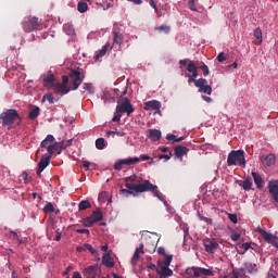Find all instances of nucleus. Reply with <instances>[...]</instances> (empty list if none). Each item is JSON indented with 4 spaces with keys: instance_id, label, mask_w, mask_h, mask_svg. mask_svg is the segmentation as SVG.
Instances as JSON below:
<instances>
[{
    "instance_id": "nucleus-1",
    "label": "nucleus",
    "mask_w": 278,
    "mask_h": 278,
    "mask_svg": "<svg viewBox=\"0 0 278 278\" xmlns=\"http://www.w3.org/2000/svg\"><path fill=\"white\" fill-rule=\"evenodd\" d=\"M125 187L134 192H152L156 199L164 201V195L157 190V186L151 184L149 180H144L142 184L132 185L136 181V176H129L124 178Z\"/></svg>"
},
{
    "instance_id": "nucleus-2",
    "label": "nucleus",
    "mask_w": 278,
    "mask_h": 278,
    "mask_svg": "<svg viewBox=\"0 0 278 278\" xmlns=\"http://www.w3.org/2000/svg\"><path fill=\"white\" fill-rule=\"evenodd\" d=\"M0 118L3 127H12L15 121H17V125H21V116L18 115V111L14 109H9L1 113Z\"/></svg>"
},
{
    "instance_id": "nucleus-3",
    "label": "nucleus",
    "mask_w": 278,
    "mask_h": 278,
    "mask_svg": "<svg viewBox=\"0 0 278 278\" xmlns=\"http://www.w3.org/2000/svg\"><path fill=\"white\" fill-rule=\"evenodd\" d=\"M125 94H127V88H125L119 96L116 110L117 112H122V114H127V116H131V114H134V105H131L129 98H125Z\"/></svg>"
},
{
    "instance_id": "nucleus-4",
    "label": "nucleus",
    "mask_w": 278,
    "mask_h": 278,
    "mask_svg": "<svg viewBox=\"0 0 278 278\" xmlns=\"http://www.w3.org/2000/svg\"><path fill=\"white\" fill-rule=\"evenodd\" d=\"M68 77L71 79L72 90H77V88H79V86H81V84L84 83L86 74L81 72L79 67L71 68L68 72Z\"/></svg>"
},
{
    "instance_id": "nucleus-5",
    "label": "nucleus",
    "mask_w": 278,
    "mask_h": 278,
    "mask_svg": "<svg viewBox=\"0 0 278 278\" xmlns=\"http://www.w3.org/2000/svg\"><path fill=\"white\" fill-rule=\"evenodd\" d=\"M238 162H239V166H247V159L244 157V151L243 150L230 151L227 159L228 166H236Z\"/></svg>"
},
{
    "instance_id": "nucleus-6",
    "label": "nucleus",
    "mask_w": 278,
    "mask_h": 278,
    "mask_svg": "<svg viewBox=\"0 0 278 278\" xmlns=\"http://www.w3.org/2000/svg\"><path fill=\"white\" fill-rule=\"evenodd\" d=\"M23 29L26 33L34 31V29H38L40 27V22H38V17H25L24 21L22 22Z\"/></svg>"
},
{
    "instance_id": "nucleus-7",
    "label": "nucleus",
    "mask_w": 278,
    "mask_h": 278,
    "mask_svg": "<svg viewBox=\"0 0 278 278\" xmlns=\"http://www.w3.org/2000/svg\"><path fill=\"white\" fill-rule=\"evenodd\" d=\"M195 88H199V92H204V94H212V86L207 85V79L200 78L195 81Z\"/></svg>"
},
{
    "instance_id": "nucleus-8",
    "label": "nucleus",
    "mask_w": 278,
    "mask_h": 278,
    "mask_svg": "<svg viewBox=\"0 0 278 278\" xmlns=\"http://www.w3.org/2000/svg\"><path fill=\"white\" fill-rule=\"evenodd\" d=\"M43 80V88H47V90H51V88H54L55 86V75L51 73V71L48 72V74H45L42 76Z\"/></svg>"
},
{
    "instance_id": "nucleus-9",
    "label": "nucleus",
    "mask_w": 278,
    "mask_h": 278,
    "mask_svg": "<svg viewBox=\"0 0 278 278\" xmlns=\"http://www.w3.org/2000/svg\"><path fill=\"white\" fill-rule=\"evenodd\" d=\"M49 164H51V155L50 154L42 155V157L38 163V168H37V175L39 177H41L42 170H45V168H47Z\"/></svg>"
},
{
    "instance_id": "nucleus-10",
    "label": "nucleus",
    "mask_w": 278,
    "mask_h": 278,
    "mask_svg": "<svg viewBox=\"0 0 278 278\" xmlns=\"http://www.w3.org/2000/svg\"><path fill=\"white\" fill-rule=\"evenodd\" d=\"M268 191L270 199L278 203V180H270L268 182Z\"/></svg>"
},
{
    "instance_id": "nucleus-11",
    "label": "nucleus",
    "mask_w": 278,
    "mask_h": 278,
    "mask_svg": "<svg viewBox=\"0 0 278 278\" xmlns=\"http://www.w3.org/2000/svg\"><path fill=\"white\" fill-rule=\"evenodd\" d=\"M123 34H121V25L118 23L114 24L113 28V45H123Z\"/></svg>"
},
{
    "instance_id": "nucleus-12",
    "label": "nucleus",
    "mask_w": 278,
    "mask_h": 278,
    "mask_svg": "<svg viewBox=\"0 0 278 278\" xmlns=\"http://www.w3.org/2000/svg\"><path fill=\"white\" fill-rule=\"evenodd\" d=\"M255 231L262 236V238L264 239L265 242H269L270 244H273V242H275V240H277V238H278V237L274 236L273 233H270L260 227L256 228Z\"/></svg>"
},
{
    "instance_id": "nucleus-13",
    "label": "nucleus",
    "mask_w": 278,
    "mask_h": 278,
    "mask_svg": "<svg viewBox=\"0 0 278 278\" xmlns=\"http://www.w3.org/2000/svg\"><path fill=\"white\" fill-rule=\"evenodd\" d=\"M62 149H66V147H64V141H61V142L53 141L51 146H48V155L52 157L55 151H59L60 153Z\"/></svg>"
},
{
    "instance_id": "nucleus-14",
    "label": "nucleus",
    "mask_w": 278,
    "mask_h": 278,
    "mask_svg": "<svg viewBox=\"0 0 278 278\" xmlns=\"http://www.w3.org/2000/svg\"><path fill=\"white\" fill-rule=\"evenodd\" d=\"M101 270V266L99 265H91L85 268L84 274L86 278H97V273Z\"/></svg>"
},
{
    "instance_id": "nucleus-15",
    "label": "nucleus",
    "mask_w": 278,
    "mask_h": 278,
    "mask_svg": "<svg viewBox=\"0 0 278 278\" xmlns=\"http://www.w3.org/2000/svg\"><path fill=\"white\" fill-rule=\"evenodd\" d=\"M206 253H214L218 249V241L216 239H207L204 241Z\"/></svg>"
},
{
    "instance_id": "nucleus-16",
    "label": "nucleus",
    "mask_w": 278,
    "mask_h": 278,
    "mask_svg": "<svg viewBox=\"0 0 278 278\" xmlns=\"http://www.w3.org/2000/svg\"><path fill=\"white\" fill-rule=\"evenodd\" d=\"M179 64H180V68H184V66H187L188 73H193L194 71H198V68H199L197 66V64H194V62H192L189 59L180 60Z\"/></svg>"
},
{
    "instance_id": "nucleus-17",
    "label": "nucleus",
    "mask_w": 278,
    "mask_h": 278,
    "mask_svg": "<svg viewBox=\"0 0 278 278\" xmlns=\"http://www.w3.org/2000/svg\"><path fill=\"white\" fill-rule=\"evenodd\" d=\"M188 151H190V149L186 148V146H176L174 155L181 161L184 160V155H188Z\"/></svg>"
},
{
    "instance_id": "nucleus-18",
    "label": "nucleus",
    "mask_w": 278,
    "mask_h": 278,
    "mask_svg": "<svg viewBox=\"0 0 278 278\" xmlns=\"http://www.w3.org/2000/svg\"><path fill=\"white\" fill-rule=\"evenodd\" d=\"M162 108V103L157 100H151L144 103L143 110L150 112L151 110H160Z\"/></svg>"
},
{
    "instance_id": "nucleus-19",
    "label": "nucleus",
    "mask_w": 278,
    "mask_h": 278,
    "mask_svg": "<svg viewBox=\"0 0 278 278\" xmlns=\"http://www.w3.org/2000/svg\"><path fill=\"white\" fill-rule=\"evenodd\" d=\"M53 90L55 91V94H68V92H71V88L66 85H62V83H56Z\"/></svg>"
},
{
    "instance_id": "nucleus-20",
    "label": "nucleus",
    "mask_w": 278,
    "mask_h": 278,
    "mask_svg": "<svg viewBox=\"0 0 278 278\" xmlns=\"http://www.w3.org/2000/svg\"><path fill=\"white\" fill-rule=\"evenodd\" d=\"M261 161L264 166L270 167L275 162H277V159L275 157V154H268L266 156H262Z\"/></svg>"
},
{
    "instance_id": "nucleus-21",
    "label": "nucleus",
    "mask_w": 278,
    "mask_h": 278,
    "mask_svg": "<svg viewBox=\"0 0 278 278\" xmlns=\"http://www.w3.org/2000/svg\"><path fill=\"white\" fill-rule=\"evenodd\" d=\"M148 138H150V140H152L153 142H157V140L162 139V131L157 129H149Z\"/></svg>"
},
{
    "instance_id": "nucleus-22",
    "label": "nucleus",
    "mask_w": 278,
    "mask_h": 278,
    "mask_svg": "<svg viewBox=\"0 0 278 278\" xmlns=\"http://www.w3.org/2000/svg\"><path fill=\"white\" fill-rule=\"evenodd\" d=\"M55 142V137L53 135H48L47 138L41 141L40 147L41 149H47L49 151V147H51Z\"/></svg>"
},
{
    "instance_id": "nucleus-23",
    "label": "nucleus",
    "mask_w": 278,
    "mask_h": 278,
    "mask_svg": "<svg viewBox=\"0 0 278 278\" xmlns=\"http://www.w3.org/2000/svg\"><path fill=\"white\" fill-rule=\"evenodd\" d=\"M252 177L257 189L262 190V188H264V179H262V176L255 172H252Z\"/></svg>"
},
{
    "instance_id": "nucleus-24",
    "label": "nucleus",
    "mask_w": 278,
    "mask_h": 278,
    "mask_svg": "<svg viewBox=\"0 0 278 278\" xmlns=\"http://www.w3.org/2000/svg\"><path fill=\"white\" fill-rule=\"evenodd\" d=\"M98 201L100 203H105L106 201L108 203H112V195H110V192L108 191H102L98 197Z\"/></svg>"
},
{
    "instance_id": "nucleus-25",
    "label": "nucleus",
    "mask_w": 278,
    "mask_h": 278,
    "mask_svg": "<svg viewBox=\"0 0 278 278\" xmlns=\"http://www.w3.org/2000/svg\"><path fill=\"white\" fill-rule=\"evenodd\" d=\"M89 217L92 218L94 223H101V220H103V212L101 211V208H97Z\"/></svg>"
},
{
    "instance_id": "nucleus-26",
    "label": "nucleus",
    "mask_w": 278,
    "mask_h": 278,
    "mask_svg": "<svg viewBox=\"0 0 278 278\" xmlns=\"http://www.w3.org/2000/svg\"><path fill=\"white\" fill-rule=\"evenodd\" d=\"M102 264L106 266V268H114V262H112V256L110 253H105L102 256Z\"/></svg>"
},
{
    "instance_id": "nucleus-27",
    "label": "nucleus",
    "mask_w": 278,
    "mask_h": 278,
    "mask_svg": "<svg viewBox=\"0 0 278 278\" xmlns=\"http://www.w3.org/2000/svg\"><path fill=\"white\" fill-rule=\"evenodd\" d=\"M138 162H140V157H128L122 160V164H124V166H131L134 164H138Z\"/></svg>"
},
{
    "instance_id": "nucleus-28",
    "label": "nucleus",
    "mask_w": 278,
    "mask_h": 278,
    "mask_svg": "<svg viewBox=\"0 0 278 278\" xmlns=\"http://www.w3.org/2000/svg\"><path fill=\"white\" fill-rule=\"evenodd\" d=\"M40 116V108L35 106L29 113H28V118L29 121H36Z\"/></svg>"
},
{
    "instance_id": "nucleus-29",
    "label": "nucleus",
    "mask_w": 278,
    "mask_h": 278,
    "mask_svg": "<svg viewBox=\"0 0 278 278\" xmlns=\"http://www.w3.org/2000/svg\"><path fill=\"white\" fill-rule=\"evenodd\" d=\"M90 207H92V205L88 200L80 201L78 204L79 212H84V210H90Z\"/></svg>"
},
{
    "instance_id": "nucleus-30",
    "label": "nucleus",
    "mask_w": 278,
    "mask_h": 278,
    "mask_svg": "<svg viewBox=\"0 0 278 278\" xmlns=\"http://www.w3.org/2000/svg\"><path fill=\"white\" fill-rule=\"evenodd\" d=\"M190 270L193 271V277H201L203 275L202 267H189L187 274L190 275Z\"/></svg>"
},
{
    "instance_id": "nucleus-31",
    "label": "nucleus",
    "mask_w": 278,
    "mask_h": 278,
    "mask_svg": "<svg viewBox=\"0 0 278 278\" xmlns=\"http://www.w3.org/2000/svg\"><path fill=\"white\" fill-rule=\"evenodd\" d=\"M42 101H49V103L53 104L55 101H60V99H55L52 92H48L42 97Z\"/></svg>"
},
{
    "instance_id": "nucleus-32",
    "label": "nucleus",
    "mask_w": 278,
    "mask_h": 278,
    "mask_svg": "<svg viewBox=\"0 0 278 278\" xmlns=\"http://www.w3.org/2000/svg\"><path fill=\"white\" fill-rule=\"evenodd\" d=\"M254 38H256V45H262L263 42V37H262V29L261 28H255L254 30Z\"/></svg>"
},
{
    "instance_id": "nucleus-33",
    "label": "nucleus",
    "mask_w": 278,
    "mask_h": 278,
    "mask_svg": "<svg viewBox=\"0 0 278 278\" xmlns=\"http://www.w3.org/2000/svg\"><path fill=\"white\" fill-rule=\"evenodd\" d=\"M77 10L81 14H84V12H88V3H86L85 1L78 2Z\"/></svg>"
},
{
    "instance_id": "nucleus-34",
    "label": "nucleus",
    "mask_w": 278,
    "mask_h": 278,
    "mask_svg": "<svg viewBox=\"0 0 278 278\" xmlns=\"http://www.w3.org/2000/svg\"><path fill=\"white\" fill-rule=\"evenodd\" d=\"M96 148L99 149L100 151L105 149V139L104 138H98L96 140Z\"/></svg>"
},
{
    "instance_id": "nucleus-35",
    "label": "nucleus",
    "mask_w": 278,
    "mask_h": 278,
    "mask_svg": "<svg viewBox=\"0 0 278 278\" xmlns=\"http://www.w3.org/2000/svg\"><path fill=\"white\" fill-rule=\"evenodd\" d=\"M85 249L86 251H89V253H91V255L94 257L99 255V252H97V250L90 243H85Z\"/></svg>"
},
{
    "instance_id": "nucleus-36",
    "label": "nucleus",
    "mask_w": 278,
    "mask_h": 278,
    "mask_svg": "<svg viewBox=\"0 0 278 278\" xmlns=\"http://www.w3.org/2000/svg\"><path fill=\"white\" fill-rule=\"evenodd\" d=\"M138 262H140V252H136V251H135V253H134V255H132V258H131V261H130V264H131L132 266H137Z\"/></svg>"
},
{
    "instance_id": "nucleus-37",
    "label": "nucleus",
    "mask_w": 278,
    "mask_h": 278,
    "mask_svg": "<svg viewBox=\"0 0 278 278\" xmlns=\"http://www.w3.org/2000/svg\"><path fill=\"white\" fill-rule=\"evenodd\" d=\"M83 89L87 91L89 94H92L94 92V88L92 87V84L85 83L83 86Z\"/></svg>"
},
{
    "instance_id": "nucleus-38",
    "label": "nucleus",
    "mask_w": 278,
    "mask_h": 278,
    "mask_svg": "<svg viewBox=\"0 0 278 278\" xmlns=\"http://www.w3.org/2000/svg\"><path fill=\"white\" fill-rule=\"evenodd\" d=\"M251 186H253L251 178H247L245 180H243V184H242L243 190H251Z\"/></svg>"
},
{
    "instance_id": "nucleus-39",
    "label": "nucleus",
    "mask_w": 278,
    "mask_h": 278,
    "mask_svg": "<svg viewBox=\"0 0 278 278\" xmlns=\"http://www.w3.org/2000/svg\"><path fill=\"white\" fill-rule=\"evenodd\" d=\"M45 212H49L50 214H53V212H55V207L53 206V203L48 202L45 207H43Z\"/></svg>"
},
{
    "instance_id": "nucleus-40",
    "label": "nucleus",
    "mask_w": 278,
    "mask_h": 278,
    "mask_svg": "<svg viewBox=\"0 0 278 278\" xmlns=\"http://www.w3.org/2000/svg\"><path fill=\"white\" fill-rule=\"evenodd\" d=\"M241 249H244V251H249V249H252V251H255V253H260V250H256L255 248L251 247V243L249 242H245V243H242L241 245Z\"/></svg>"
},
{
    "instance_id": "nucleus-41",
    "label": "nucleus",
    "mask_w": 278,
    "mask_h": 278,
    "mask_svg": "<svg viewBox=\"0 0 278 278\" xmlns=\"http://www.w3.org/2000/svg\"><path fill=\"white\" fill-rule=\"evenodd\" d=\"M106 136H119V137H123V136H125V132H124V131H121V130H117V129H115V130H109V131L106 132Z\"/></svg>"
},
{
    "instance_id": "nucleus-42",
    "label": "nucleus",
    "mask_w": 278,
    "mask_h": 278,
    "mask_svg": "<svg viewBox=\"0 0 278 278\" xmlns=\"http://www.w3.org/2000/svg\"><path fill=\"white\" fill-rule=\"evenodd\" d=\"M122 114L123 113L121 111H118V109H116V112H115L114 117L112 118V122L113 123H121V117L123 116Z\"/></svg>"
},
{
    "instance_id": "nucleus-43",
    "label": "nucleus",
    "mask_w": 278,
    "mask_h": 278,
    "mask_svg": "<svg viewBox=\"0 0 278 278\" xmlns=\"http://www.w3.org/2000/svg\"><path fill=\"white\" fill-rule=\"evenodd\" d=\"M63 29H64V31L67 34V36L73 35V33L75 31V30L73 29V26H71V24H65V25L63 26Z\"/></svg>"
},
{
    "instance_id": "nucleus-44",
    "label": "nucleus",
    "mask_w": 278,
    "mask_h": 278,
    "mask_svg": "<svg viewBox=\"0 0 278 278\" xmlns=\"http://www.w3.org/2000/svg\"><path fill=\"white\" fill-rule=\"evenodd\" d=\"M108 53V46H103L101 50H99L98 54L96 55V59L99 60V58H103Z\"/></svg>"
},
{
    "instance_id": "nucleus-45",
    "label": "nucleus",
    "mask_w": 278,
    "mask_h": 278,
    "mask_svg": "<svg viewBox=\"0 0 278 278\" xmlns=\"http://www.w3.org/2000/svg\"><path fill=\"white\" fill-rule=\"evenodd\" d=\"M164 257L165 260L163 261V266H170V262H173V255L167 254Z\"/></svg>"
},
{
    "instance_id": "nucleus-46",
    "label": "nucleus",
    "mask_w": 278,
    "mask_h": 278,
    "mask_svg": "<svg viewBox=\"0 0 278 278\" xmlns=\"http://www.w3.org/2000/svg\"><path fill=\"white\" fill-rule=\"evenodd\" d=\"M94 220L92 219V217H87L85 220H84V227H92V225H94Z\"/></svg>"
},
{
    "instance_id": "nucleus-47",
    "label": "nucleus",
    "mask_w": 278,
    "mask_h": 278,
    "mask_svg": "<svg viewBox=\"0 0 278 278\" xmlns=\"http://www.w3.org/2000/svg\"><path fill=\"white\" fill-rule=\"evenodd\" d=\"M217 60L219 62H225L226 60H229V54H226L225 52H220L218 55H217Z\"/></svg>"
},
{
    "instance_id": "nucleus-48",
    "label": "nucleus",
    "mask_w": 278,
    "mask_h": 278,
    "mask_svg": "<svg viewBox=\"0 0 278 278\" xmlns=\"http://www.w3.org/2000/svg\"><path fill=\"white\" fill-rule=\"evenodd\" d=\"M201 71L203 72L204 77H207V75H210V68L205 65V63H203L200 66Z\"/></svg>"
},
{
    "instance_id": "nucleus-49",
    "label": "nucleus",
    "mask_w": 278,
    "mask_h": 278,
    "mask_svg": "<svg viewBox=\"0 0 278 278\" xmlns=\"http://www.w3.org/2000/svg\"><path fill=\"white\" fill-rule=\"evenodd\" d=\"M202 275H204V277H212L214 276V271H212V269H205L202 267Z\"/></svg>"
},
{
    "instance_id": "nucleus-50",
    "label": "nucleus",
    "mask_w": 278,
    "mask_h": 278,
    "mask_svg": "<svg viewBox=\"0 0 278 278\" xmlns=\"http://www.w3.org/2000/svg\"><path fill=\"white\" fill-rule=\"evenodd\" d=\"M228 218L233 225H237L238 223V215L237 214H228Z\"/></svg>"
},
{
    "instance_id": "nucleus-51",
    "label": "nucleus",
    "mask_w": 278,
    "mask_h": 278,
    "mask_svg": "<svg viewBox=\"0 0 278 278\" xmlns=\"http://www.w3.org/2000/svg\"><path fill=\"white\" fill-rule=\"evenodd\" d=\"M150 5H151V8H153V10H155L157 16H162L160 14V10H157V4L155 3V0H150Z\"/></svg>"
},
{
    "instance_id": "nucleus-52",
    "label": "nucleus",
    "mask_w": 278,
    "mask_h": 278,
    "mask_svg": "<svg viewBox=\"0 0 278 278\" xmlns=\"http://www.w3.org/2000/svg\"><path fill=\"white\" fill-rule=\"evenodd\" d=\"M173 157V152H169L168 154H160L159 160H170Z\"/></svg>"
},
{
    "instance_id": "nucleus-53",
    "label": "nucleus",
    "mask_w": 278,
    "mask_h": 278,
    "mask_svg": "<svg viewBox=\"0 0 278 278\" xmlns=\"http://www.w3.org/2000/svg\"><path fill=\"white\" fill-rule=\"evenodd\" d=\"M71 79V76H68V75H63L62 76V83H61V85H63V86H68V80Z\"/></svg>"
},
{
    "instance_id": "nucleus-54",
    "label": "nucleus",
    "mask_w": 278,
    "mask_h": 278,
    "mask_svg": "<svg viewBox=\"0 0 278 278\" xmlns=\"http://www.w3.org/2000/svg\"><path fill=\"white\" fill-rule=\"evenodd\" d=\"M123 166H124V164H123V161H122V160H119L118 162H116V163L114 164L115 170H123Z\"/></svg>"
},
{
    "instance_id": "nucleus-55",
    "label": "nucleus",
    "mask_w": 278,
    "mask_h": 278,
    "mask_svg": "<svg viewBox=\"0 0 278 278\" xmlns=\"http://www.w3.org/2000/svg\"><path fill=\"white\" fill-rule=\"evenodd\" d=\"M121 194H125V197H129V194H134V190L131 189H122Z\"/></svg>"
},
{
    "instance_id": "nucleus-56",
    "label": "nucleus",
    "mask_w": 278,
    "mask_h": 278,
    "mask_svg": "<svg viewBox=\"0 0 278 278\" xmlns=\"http://www.w3.org/2000/svg\"><path fill=\"white\" fill-rule=\"evenodd\" d=\"M231 240L233 242H238V240H240V233L238 232H231V236H230Z\"/></svg>"
},
{
    "instance_id": "nucleus-57",
    "label": "nucleus",
    "mask_w": 278,
    "mask_h": 278,
    "mask_svg": "<svg viewBox=\"0 0 278 278\" xmlns=\"http://www.w3.org/2000/svg\"><path fill=\"white\" fill-rule=\"evenodd\" d=\"M188 5L192 10V12H197V5L194 4V0H189Z\"/></svg>"
},
{
    "instance_id": "nucleus-58",
    "label": "nucleus",
    "mask_w": 278,
    "mask_h": 278,
    "mask_svg": "<svg viewBox=\"0 0 278 278\" xmlns=\"http://www.w3.org/2000/svg\"><path fill=\"white\" fill-rule=\"evenodd\" d=\"M54 240L56 242H60L62 240V232H60V229L55 230V238Z\"/></svg>"
},
{
    "instance_id": "nucleus-59",
    "label": "nucleus",
    "mask_w": 278,
    "mask_h": 278,
    "mask_svg": "<svg viewBox=\"0 0 278 278\" xmlns=\"http://www.w3.org/2000/svg\"><path fill=\"white\" fill-rule=\"evenodd\" d=\"M157 29L160 31H166V33H169L170 31V27L166 26V25H162V26H159Z\"/></svg>"
},
{
    "instance_id": "nucleus-60",
    "label": "nucleus",
    "mask_w": 278,
    "mask_h": 278,
    "mask_svg": "<svg viewBox=\"0 0 278 278\" xmlns=\"http://www.w3.org/2000/svg\"><path fill=\"white\" fill-rule=\"evenodd\" d=\"M77 253H84L86 251V243L76 248Z\"/></svg>"
},
{
    "instance_id": "nucleus-61",
    "label": "nucleus",
    "mask_w": 278,
    "mask_h": 278,
    "mask_svg": "<svg viewBox=\"0 0 278 278\" xmlns=\"http://www.w3.org/2000/svg\"><path fill=\"white\" fill-rule=\"evenodd\" d=\"M108 99H110V93L108 91H104L102 96V101H104V103H108Z\"/></svg>"
},
{
    "instance_id": "nucleus-62",
    "label": "nucleus",
    "mask_w": 278,
    "mask_h": 278,
    "mask_svg": "<svg viewBox=\"0 0 278 278\" xmlns=\"http://www.w3.org/2000/svg\"><path fill=\"white\" fill-rule=\"evenodd\" d=\"M157 253H159V255H163V257H165V255H168V254H166V249H164V248H159Z\"/></svg>"
},
{
    "instance_id": "nucleus-63",
    "label": "nucleus",
    "mask_w": 278,
    "mask_h": 278,
    "mask_svg": "<svg viewBox=\"0 0 278 278\" xmlns=\"http://www.w3.org/2000/svg\"><path fill=\"white\" fill-rule=\"evenodd\" d=\"M136 252L144 254V244L140 243L139 248L136 249Z\"/></svg>"
},
{
    "instance_id": "nucleus-64",
    "label": "nucleus",
    "mask_w": 278,
    "mask_h": 278,
    "mask_svg": "<svg viewBox=\"0 0 278 278\" xmlns=\"http://www.w3.org/2000/svg\"><path fill=\"white\" fill-rule=\"evenodd\" d=\"M72 278H83V277H81V274L79 271H74Z\"/></svg>"
}]
</instances>
